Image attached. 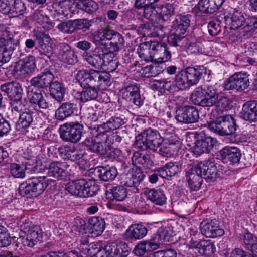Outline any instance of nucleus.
Listing matches in <instances>:
<instances>
[{
  "label": "nucleus",
  "mask_w": 257,
  "mask_h": 257,
  "mask_svg": "<svg viewBox=\"0 0 257 257\" xmlns=\"http://www.w3.org/2000/svg\"><path fill=\"white\" fill-rule=\"evenodd\" d=\"M84 196L85 197H92L95 195L99 190V186L94 181L86 180L84 189Z\"/></svg>",
  "instance_id": "nucleus-54"
},
{
  "label": "nucleus",
  "mask_w": 257,
  "mask_h": 257,
  "mask_svg": "<svg viewBox=\"0 0 257 257\" xmlns=\"http://www.w3.org/2000/svg\"><path fill=\"white\" fill-rule=\"evenodd\" d=\"M27 103L26 99H23L22 97H18L11 100L10 105L12 110L19 112L26 110Z\"/></svg>",
  "instance_id": "nucleus-57"
},
{
  "label": "nucleus",
  "mask_w": 257,
  "mask_h": 257,
  "mask_svg": "<svg viewBox=\"0 0 257 257\" xmlns=\"http://www.w3.org/2000/svg\"><path fill=\"white\" fill-rule=\"evenodd\" d=\"M76 79L80 84L81 86L83 87V89L81 92H78L75 94V97L76 99L80 100L82 102H86L89 101L95 100L98 96V90L95 87H92L89 85H84L83 83L87 80L88 78L85 77L84 74L79 71L76 74Z\"/></svg>",
  "instance_id": "nucleus-9"
},
{
  "label": "nucleus",
  "mask_w": 257,
  "mask_h": 257,
  "mask_svg": "<svg viewBox=\"0 0 257 257\" xmlns=\"http://www.w3.org/2000/svg\"><path fill=\"white\" fill-rule=\"evenodd\" d=\"M190 24V15H179L173 22L172 30L184 35Z\"/></svg>",
  "instance_id": "nucleus-36"
},
{
  "label": "nucleus",
  "mask_w": 257,
  "mask_h": 257,
  "mask_svg": "<svg viewBox=\"0 0 257 257\" xmlns=\"http://www.w3.org/2000/svg\"><path fill=\"white\" fill-rule=\"evenodd\" d=\"M249 85L248 76L246 73H236L230 76L224 83L225 90L242 91Z\"/></svg>",
  "instance_id": "nucleus-12"
},
{
  "label": "nucleus",
  "mask_w": 257,
  "mask_h": 257,
  "mask_svg": "<svg viewBox=\"0 0 257 257\" xmlns=\"http://www.w3.org/2000/svg\"><path fill=\"white\" fill-rule=\"evenodd\" d=\"M189 248L197 251L199 254L205 256L212 255L215 251L214 244L209 240H191L189 243Z\"/></svg>",
  "instance_id": "nucleus-22"
},
{
  "label": "nucleus",
  "mask_w": 257,
  "mask_h": 257,
  "mask_svg": "<svg viewBox=\"0 0 257 257\" xmlns=\"http://www.w3.org/2000/svg\"><path fill=\"white\" fill-rule=\"evenodd\" d=\"M87 228L92 236H97L101 234L105 227V222L101 217H92L89 219Z\"/></svg>",
  "instance_id": "nucleus-31"
},
{
  "label": "nucleus",
  "mask_w": 257,
  "mask_h": 257,
  "mask_svg": "<svg viewBox=\"0 0 257 257\" xmlns=\"http://www.w3.org/2000/svg\"><path fill=\"white\" fill-rule=\"evenodd\" d=\"M42 237V231L39 226L34 225L29 228L24 236L20 237L24 245L33 247Z\"/></svg>",
  "instance_id": "nucleus-20"
},
{
  "label": "nucleus",
  "mask_w": 257,
  "mask_h": 257,
  "mask_svg": "<svg viewBox=\"0 0 257 257\" xmlns=\"http://www.w3.org/2000/svg\"><path fill=\"white\" fill-rule=\"evenodd\" d=\"M109 51L111 52L118 51L120 50L123 46L124 42L122 35L118 32L110 29L109 36L108 37Z\"/></svg>",
  "instance_id": "nucleus-34"
},
{
  "label": "nucleus",
  "mask_w": 257,
  "mask_h": 257,
  "mask_svg": "<svg viewBox=\"0 0 257 257\" xmlns=\"http://www.w3.org/2000/svg\"><path fill=\"white\" fill-rule=\"evenodd\" d=\"M132 159L134 163L141 165L144 168H149L153 165V162L148 154L143 155L136 152L134 153Z\"/></svg>",
  "instance_id": "nucleus-45"
},
{
  "label": "nucleus",
  "mask_w": 257,
  "mask_h": 257,
  "mask_svg": "<svg viewBox=\"0 0 257 257\" xmlns=\"http://www.w3.org/2000/svg\"><path fill=\"white\" fill-rule=\"evenodd\" d=\"M163 141V138L157 131L148 128L136 137L135 145L141 150L156 152Z\"/></svg>",
  "instance_id": "nucleus-2"
},
{
  "label": "nucleus",
  "mask_w": 257,
  "mask_h": 257,
  "mask_svg": "<svg viewBox=\"0 0 257 257\" xmlns=\"http://www.w3.org/2000/svg\"><path fill=\"white\" fill-rule=\"evenodd\" d=\"M179 170L178 164L176 162H169L159 168L157 171L161 177L168 179V177L174 176Z\"/></svg>",
  "instance_id": "nucleus-41"
},
{
  "label": "nucleus",
  "mask_w": 257,
  "mask_h": 257,
  "mask_svg": "<svg viewBox=\"0 0 257 257\" xmlns=\"http://www.w3.org/2000/svg\"><path fill=\"white\" fill-rule=\"evenodd\" d=\"M76 104L70 102L63 103L56 110L55 117L56 119L63 121L77 112Z\"/></svg>",
  "instance_id": "nucleus-29"
},
{
  "label": "nucleus",
  "mask_w": 257,
  "mask_h": 257,
  "mask_svg": "<svg viewBox=\"0 0 257 257\" xmlns=\"http://www.w3.org/2000/svg\"><path fill=\"white\" fill-rule=\"evenodd\" d=\"M102 143L104 142L99 141L96 138L94 141L91 138H86L84 141V144L87 146L92 152L104 155L105 151Z\"/></svg>",
  "instance_id": "nucleus-47"
},
{
  "label": "nucleus",
  "mask_w": 257,
  "mask_h": 257,
  "mask_svg": "<svg viewBox=\"0 0 257 257\" xmlns=\"http://www.w3.org/2000/svg\"><path fill=\"white\" fill-rule=\"evenodd\" d=\"M175 82V85L180 90H185L191 86L188 79H187V77L184 70L181 71L176 75Z\"/></svg>",
  "instance_id": "nucleus-51"
},
{
  "label": "nucleus",
  "mask_w": 257,
  "mask_h": 257,
  "mask_svg": "<svg viewBox=\"0 0 257 257\" xmlns=\"http://www.w3.org/2000/svg\"><path fill=\"white\" fill-rule=\"evenodd\" d=\"M144 177L145 175L141 172L128 173L122 177L121 183L123 185L131 188V191L137 193L139 192V186Z\"/></svg>",
  "instance_id": "nucleus-19"
},
{
  "label": "nucleus",
  "mask_w": 257,
  "mask_h": 257,
  "mask_svg": "<svg viewBox=\"0 0 257 257\" xmlns=\"http://www.w3.org/2000/svg\"><path fill=\"white\" fill-rule=\"evenodd\" d=\"M52 182L45 176L33 177L20 184L19 192L24 196L28 194L37 196L43 192Z\"/></svg>",
  "instance_id": "nucleus-4"
},
{
  "label": "nucleus",
  "mask_w": 257,
  "mask_h": 257,
  "mask_svg": "<svg viewBox=\"0 0 257 257\" xmlns=\"http://www.w3.org/2000/svg\"><path fill=\"white\" fill-rule=\"evenodd\" d=\"M92 119L94 121H99L103 122L97 127V133H102L103 132H110L111 130L119 128L123 124V120L120 117L112 116L106 122L104 121L103 117L104 112L100 109H97L92 113Z\"/></svg>",
  "instance_id": "nucleus-8"
},
{
  "label": "nucleus",
  "mask_w": 257,
  "mask_h": 257,
  "mask_svg": "<svg viewBox=\"0 0 257 257\" xmlns=\"http://www.w3.org/2000/svg\"><path fill=\"white\" fill-rule=\"evenodd\" d=\"M187 79L191 86L197 84L201 78L203 73L205 72V68L203 66L195 67H188L184 70Z\"/></svg>",
  "instance_id": "nucleus-35"
},
{
  "label": "nucleus",
  "mask_w": 257,
  "mask_h": 257,
  "mask_svg": "<svg viewBox=\"0 0 257 257\" xmlns=\"http://www.w3.org/2000/svg\"><path fill=\"white\" fill-rule=\"evenodd\" d=\"M86 183V179H78L67 184L66 189L72 195L83 198L84 189Z\"/></svg>",
  "instance_id": "nucleus-37"
},
{
  "label": "nucleus",
  "mask_w": 257,
  "mask_h": 257,
  "mask_svg": "<svg viewBox=\"0 0 257 257\" xmlns=\"http://www.w3.org/2000/svg\"><path fill=\"white\" fill-rule=\"evenodd\" d=\"M166 28L161 25H151L149 29L146 30V33L148 36L151 37L163 38L166 35Z\"/></svg>",
  "instance_id": "nucleus-56"
},
{
  "label": "nucleus",
  "mask_w": 257,
  "mask_h": 257,
  "mask_svg": "<svg viewBox=\"0 0 257 257\" xmlns=\"http://www.w3.org/2000/svg\"><path fill=\"white\" fill-rule=\"evenodd\" d=\"M95 173L99 178L104 181L113 180L117 175V170L116 167L107 168L104 166H99L95 169Z\"/></svg>",
  "instance_id": "nucleus-38"
},
{
  "label": "nucleus",
  "mask_w": 257,
  "mask_h": 257,
  "mask_svg": "<svg viewBox=\"0 0 257 257\" xmlns=\"http://www.w3.org/2000/svg\"><path fill=\"white\" fill-rule=\"evenodd\" d=\"M1 90L5 93L7 97L12 100L18 97H23V90L21 85L18 82L6 83L1 86Z\"/></svg>",
  "instance_id": "nucleus-27"
},
{
  "label": "nucleus",
  "mask_w": 257,
  "mask_h": 257,
  "mask_svg": "<svg viewBox=\"0 0 257 257\" xmlns=\"http://www.w3.org/2000/svg\"><path fill=\"white\" fill-rule=\"evenodd\" d=\"M19 40L10 41L5 40L4 38H0V67L8 63L11 59L12 51L14 47L19 46Z\"/></svg>",
  "instance_id": "nucleus-17"
},
{
  "label": "nucleus",
  "mask_w": 257,
  "mask_h": 257,
  "mask_svg": "<svg viewBox=\"0 0 257 257\" xmlns=\"http://www.w3.org/2000/svg\"><path fill=\"white\" fill-rule=\"evenodd\" d=\"M219 94L214 86L204 84L196 87L193 91L191 100L196 105L204 107L215 105L219 110L224 111L228 105V99Z\"/></svg>",
  "instance_id": "nucleus-1"
},
{
  "label": "nucleus",
  "mask_w": 257,
  "mask_h": 257,
  "mask_svg": "<svg viewBox=\"0 0 257 257\" xmlns=\"http://www.w3.org/2000/svg\"><path fill=\"white\" fill-rule=\"evenodd\" d=\"M178 7L176 0H171L170 2L157 7L156 12L159 15V22H166L170 20V18L175 14V10Z\"/></svg>",
  "instance_id": "nucleus-23"
},
{
  "label": "nucleus",
  "mask_w": 257,
  "mask_h": 257,
  "mask_svg": "<svg viewBox=\"0 0 257 257\" xmlns=\"http://www.w3.org/2000/svg\"><path fill=\"white\" fill-rule=\"evenodd\" d=\"M198 11L196 13L212 14L216 12L219 9L212 0H200L197 8Z\"/></svg>",
  "instance_id": "nucleus-44"
},
{
  "label": "nucleus",
  "mask_w": 257,
  "mask_h": 257,
  "mask_svg": "<svg viewBox=\"0 0 257 257\" xmlns=\"http://www.w3.org/2000/svg\"><path fill=\"white\" fill-rule=\"evenodd\" d=\"M25 9V4L21 0H13L10 17H15L22 14Z\"/></svg>",
  "instance_id": "nucleus-59"
},
{
  "label": "nucleus",
  "mask_w": 257,
  "mask_h": 257,
  "mask_svg": "<svg viewBox=\"0 0 257 257\" xmlns=\"http://www.w3.org/2000/svg\"><path fill=\"white\" fill-rule=\"evenodd\" d=\"M147 200L155 205L162 206L166 202V197L163 190L161 189H151L145 192Z\"/></svg>",
  "instance_id": "nucleus-32"
},
{
  "label": "nucleus",
  "mask_w": 257,
  "mask_h": 257,
  "mask_svg": "<svg viewBox=\"0 0 257 257\" xmlns=\"http://www.w3.org/2000/svg\"><path fill=\"white\" fill-rule=\"evenodd\" d=\"M186 177L188 186L192 190L197 191L200 188L203 177L198 169L197 165L192 167L186 172Z\"/></svg>",
  "instance_id": "nucleus-24"
},
{
  "label": "nucleus",
  "mask_w": 257,
  "mask_h": 257,
  "mask_svg": "<svg viewBox=\"0 0 257 257\" xmlns=\"http://www.w3.org/2000/svg\"><path fill=\"white\" fill-rule=\"evenodd\" d=\"M172 237V233L169 228L161 227L158 229L155 238L162 243L169 241Z\"/></svg>",
  "instance_id": "nucleus-53"
},
{
  "label": "nucleus",
  "mask_w": 257,
  "mask_h": 257,
  "mask_svg": "<svg viewBox=\"0 0 257 257\" xmlns=\"http://www.w3.org/2000/svg\"><path fill=\"white\" fill-rule=\"evenodd\" d=\"M203 177L208 182H212L219 177V174L216 165L210 161L200 162L197 164Z\"/></svg>",
  "instance_id": "nucleus-16"
},
{
  "label": "nucleus",
  "mask_w": 257,
  "mask_h": 257,
  "mask_svg": "<svg viewBox=\"0 0 257 257\" xmlns=\"http://www.w3.org/2000/svg\"><path fill=\"white\" fill-rule=\"evenodd\" d=\"M114 199L118 201H123L127 197V189L123 186H117L113 187L107 191Z\"/></svg>",
  "instance_id": "nucleus-50"
},
{
  "label": "nucleus",
  "mask_w": 257,
  "mask_h": 257,
  "mask_svg": "<svg viewBox=\"0 0 257 257\" xmlns=\"http://www.w3.org/2000/svg\"><path fill=\"white\" fill-rule=\"evenodd\" d=\"M154 62L149 67H146L145 70L149 71V74L147 77H154L162 73L164 70V66L163 64V62L153 61Z\"/></svg>",
  "instance_id": "nucleus-52"
},
{
  "label": "nucleus",
  "mask_w": 257,
  "mask_h": 257,
  "mask_svg": "<svg viewBox=\"0 0 257 257\" xmlns=\"http://www.w3.org/2000/svg\"><path fill=\"white\" fill-rule=\"evenodd\" d=\"M36 49L41 55H44L48 58H50L53 53L51 46L44 41L38 42Z\"/></svg>",
  "instance_id": "nucleus-62"
},
{
  "label": "nucleus",
  "mask_w": 257,
  "mask_h": 257,
  "mask_svg": "<svg viewBox=\"0 0 257 257\" xmlns=\"http://www.w3.org/2000/svg\"><path fill=\"white\" fill-rule=\"evenodd\" d=\"M208 125L210 130L220 135L233 134L237 126L234 118L229 115L211 121Z\"/></svg>",
  "instance_id": "nucleus-7"
},
{
  "label": "nucleus",
  "mask_w": 257,
  "mask_h": 257,
  "mask_svg": "<svg viewBox=\"0 0 257 257\" xmlns=\"http://www.w3.org/2000/svg\"><path fill=\"white\" fill-rule=\"evenodd\" d=\"M216 143L217 140L210 136L204 137L195 142L192 148V152L196 156L209 153Z\"/></svg>",
  "instance_id": "nucleus-18"
},
{
  "label": "nucleus",
  "mask_w": 257,
  "mask_h": 257,
  "mask_svg": "<svg viewBox=\"0 0 257 257\" xmlns=\"http://www.w3.org/2000/svg\"><path fill=\"white\" fill-rule=\"evenodd\" d=\"M101 249L100 245L98 243H91L88 246L86 250H84L82 253L83 255L80 254L79 255H78V257H96Z\"/></svg>",
  "instance_id": "nucleus-55"
},
{
  "label": "nucleus",
  "mask_w": 257,
  "mask_h": 257,
  "mask_svg": "<svg viewBox=\"0 0 257 257\" xmlns=\"http://www.w3.org/2000/svg\"><path fill=\"white\" fill-rule=\"evenodd\" d=\"M137 52L139 57L144 61L146 62L154 61L149 41L141 43L137 49Z\"/></svg>",
  "instance_id": "nucleus-46"
},
{
  "label": "nucleus",
  "mask_w": 257,
  "mask_h": 257,
  "mask_svg": "<svg viewBox=\"0 0 257 257\" xmlns=\"http://www.w3.org/2000/svg\"><path fill=\"white\" fill-rule=\"evenodd\" d=\"M108 132H103L102 133H97L95 138L100 141L104 143L110 144L114 142H120L121 140V137L117 133H112L110 135L108 134Z\"/></svg>",
  "instance_id": "nucleus-48"
},
{
  "label": "nucleus",
  "mask_w": 257,
  "mask_h": 257,
  "mask_svg": "<svg viewBox=\"0 0 257 257\" xmlns=\"http://www.w3.org/2000/svg\"><path fill=\"white\" fill-rule=\"evenodd\" d=\"M231 28L237 29L241 28L242 35L245 38L250 37L257 29V17H247L241 12H235L231 17Z\"/></svg>",
  "instance_id": "nucleus-3"
},
{
  "label": "nucleus",
  "mask_w": 257,
  "mask_h": 257,
  "mask_svg": "<svg viewBox=\"0 0 257 257\" xmlns=\"http://www.w3.org/2000/svg\"><path fill=\"white\" fill-rule=\"evenodd\" d=\"M57 27L63 33H72L76 29H88L89 26L87 24V20L82 19L63 22L58 25Z\"/></svg>",
  "instance_id": "nucleus-21"
},
{
  "label": "nucleus",
  "mask_w": 257,
  "mask_h": 257,
  "mask_svg": "<svg viewBox=\"0 0 257 257\" xmlns=\"http://www.w3.org/2000/svg\"><path fill=\"white\" fill-rule=\"evenodd\" d=\"M50 95L58 102L63 100L65 94L64 85L58 81H52L49 85Z\"/></svg>",
  "instance_id": "nucleus-40"
},
{
  "label": "nucleus",
  "mask_w": 257,
  "mask_h": 257,
  "mask_svg": "<svg viewBox=\"0 0 257 257\" xmlns=\"http://www.w3.org/2000/svg\"><path fill=\"white\" fill-rule=\"evenodd\" d=\"M177 252L173 249H166L156 251L153 257H176Z\"/></svg>",
  "instance_id": "nucleus-64"
},
{
  "label": "nucleus",
  "mask_w": 257,
  "mask_h": 257,
  "mask_svg": "<svg viewBox=\"0 0 257 257\" xmlns=\"http://www.w3.org/2000/svg\"><path fill=\"white\" fill-rule=\"evenodd\" d=\"M110 54L107 52L100 53L99 48H96L93 51L85 52L82 57L89 67L98 70L103 69L105 59L108 58Z\"/></svg>",
  "instance_id": "nucleus-10"
},
{
  "label": "nucleus",
  "mask_w": 257,
  "mask_h": 257,
  "mask_svg": "<svg viewBox=\"0 0 257 257\" xmlns=\"http://www.w3.org/2000/svg\"><path fill=\"white\" fill-rule=\"evenodd\" d=\"M109 257H126L129 252L125 243H111L106 245Z\"/></svg>",
  "instance_id": "nucleus-33"
},
{
  "label": "nucleus",
  "mask_w": 257,
  "mask_h": 257,
  "mask_svg": "<svg viewBox=\"0 0 257 257\" xmlns=\"http://www.w3.org/2000/svg\"><path fill=\"white\" fill-rule=\"evenodd\" d=\"M11 243V238L7 229L0 225V247H5Z\"/></svg>",
  "instance_id": "nucleus-61"
},
{
  "label": "nucleus",
  "mask_w": 257,
  "mask_h": 257,
  "mask_svg": "<svg viewBox=\"0 0 257 257\" xmlns=\"http://www.w3.org/2000/svg\"><path fill=\"white\" fill-rule=\"evenodd\" d=\"M149 43L154 61L167 62L170 60L171 52L165 43L157 41H149Z\"/></svg>",
  "instance_id": "nucleus-14"
},
{
  "label": "nucleus",
  "mask_w": 257,
  "mask_h": 257,
  "mask_svg": "<svg viewBox=\"0 0 257 257\" xmlns=\"http://www.w3.org/2000/svg\"><path fill=\"white\" fill-rule=\"evenodd\" d=\"M83 130V125L78 122L66 123L60 126V136L65 142L76 143L80 140Z\"/></svg>",
  "instance_id": "nucleus-6"
},
{
  "label": "nucleus",
  "mask_w": 257,
  "mask_h": 257,
  "mask_svg": "<svg viewBox=\"0 0 257 257\" xmlns=\"http://www.w3.org/2000/svg\"><path fill=\"white\" fill-rule=\"evenodd\" d=\"M84 76L86 80L84 85H89L92 87H95L98 89H106L111 84L110 75L106 72L91 69L89 71L82 69L79 70Z\"/></svg>",
  "instance_id": "nucleus-5"
},
{
  "label": "nucleus",
  "mask_w": 257,
  "mask_h": 257,
  "mask_svg": "<svg viewBox=\"0 0 257 257\" xmlns=\"http://www.w3.org/2000/svg\"><path fill=\"white\" fill-rule=\"evenodd\" d=\"M65 151L66 152V158L72 161H78L83 156L82 152L79 150L75 149L74 147L66 148Z\"/></svg>",
  "instance_id": "nucleus-58"
},
{
  "label": "nucleus",
  "mask_w": 257,
  "mask_h": 257,
  "mask_svg": "<svg viewBox=\"0 0 257 257\" xmlns=\"http://www.w3.org/2000/svg\"><path fill=\"white\" fill-rule=\"evenodd\" d=\"M41 164V162L38 161L36 157H33L26 162L25 167L26 170H28L32 173H38L40 172V167Z\"/></svg>",
  "instance_id": "nucleus-60"
},
{
  "label": "nucleus",
  "mask_w": 257,
  "mask_h": 257,
  "mask_svg": "<svg viewBox=\"0 0 257 257\" xmlns=\"http://www.w3.org/2000/svg\"><path fill=\"white\" fill-rule=\"evenodd\" d=\"M175 118L178 122L185 124L195 123L199 119V112L194 106L181 107L176 111Z\"/></svg>",
  "instance_id": "nucleus-13"
},
{
  "label": "nucleus",
  "mask_w": 257,
  "mask_h": 257,
  "mask_svg": "<svg viewBox=\"0 0 257 257\" xmlns=\"http://www.w3.org/2000/svg\"><path fill=\"white\" fill-rule=\"evenodd\" d=\"M33 121L32 113L28 111L23 112L20 114L19 120L16 124V128L20 134H25L28 131Z\"/></svg>",
  "instance_id": "nucleus-39"
},
{
  "label": "nucleus",
  "mask_w": 257,
  "mask_h": 257,
  "mask_svg": "<svg viewBox=\"0 0 257 257\" xmlns=\"http://www.w3.org/2000/svg\"><path fill=\"white\" fill-rule=\"evenodd\" d=\"M184 37L183 34L173 31V33L168 37V42L171 46H178L180 45V42Z\"/></svg>",
  "instance_id": "nucleus-63"
},
{
  "label": "nucleus",
  "mask_w": 257,
  "mask_h": 257,
  "mask_svg": "<svg viewBox=\"0 0 257 257\" xmlns=\"http://www.w3.org/2000/svg\"><path fill=\"white\" fill-rule=\"evenodd\" d=\"M240 238L249 250L253 254L257 253V237L247 232L240 234Z\"/></svg>",
  "instance_id": "nucleus-42"
},
{
  "label": "nucleus",
  "mask_w": 257,
  "mask_h": 257,
  "mask_svg": "<svg viewBox=\"0 0 257 257\" xmlns=\"http://www.w3.org/2000/svg\"><path fill=\"white\" fill-rule=\"evenodd\" d=\"M68 167L69 165L65 163L59 161L50 162L45 169L48 176L52 178L49 180H52V182L56 180H66L68 176V172L67 171Z\"/></svg>",
  "instance_id": "nucleus-11"
},
{
  "label": "nucleus",
  "mask_w": 257,
  "mask_h": 257,
  "mask_svg": "<svg viewBox=\"0 0 257 257\" xmlns=\"http://www.w3.org/2000/svg\"><path fill=\"white\" fill-rule=\"evenodd\" d=\"M200 229L201 233L209 238L221 236L224 233V230L220 226L218 221L216 219L202 221Z\"/></svg>",
  "instance_id": "nucleus-15"
},
{
  "label": "nucleus",
  "mask_w": 257,
  "mask_h": 257,
  "mask_svg": "<svg viewBox=\"0 0 257 257\" xmlns=\"http://www.w3.org/2000/svg\"><path fill=\"white\" fill-rule=\"evenodd\" d=\"M219 154L222 160L224 161H229L230 164L238 163L241 157L239 149L229 146H226L220 150Z\"/></svg>",
  "instance_id": "nucleus-26"
},
{
  "label": "nucleus",
  "mask_w": 257,
  "mask_h": 257,
  "mask_svg": "<svg viewBox=\"0 0 257 257\" xmlns=\"http://www.w3.org/2000/svg\"><path fill=\"white\" fill-rule=\"evenodd\" d=\"M9 170L11 175L15 178L23 179L25 177L26 170L23 164L11 163Z\"/></svg>",
  "instance_id": "nucleus-49"
},
{
  "label": "nucleus",
  "mask_w": 257,
  "mask_h": 257,
  "mask_svg": "<svg viewBox=\"0 0 257 257\" xmlns=\"http://www.w3.org/2000/svg\"><path fill=\"white\" fill-rule=\"evenodd\" d=\"M147 233V228L140 224L131 225L126 230L124 236L132 240H140L144 238Z\"/></svg>",
  "instance_id": "nucleus-30"
},
{
  "label": "nucleus",
  "mask_w": 257,
  "mask_h": 257,
  "mask_svg": "<svg viewBox=\"0 0 257 257\" xmlns=\"http://www.w3.org/2000/svg\"><path fill=\"white\" fill-rule=\"evenodd\" d=\"M241 117L245 120L257 121V101L250 100L244 103L240 112Z\"/></svg>",
  "instance_id": "nucleus-28"
},
{
  "label": "nucleus",
  "mask_w": 257,
  "mask_h": 257,
  "mask_svg": "<svg viewBox=\"0 0 257 257\" xmlns=\"http://www.w3.org/2000/svg\"><path fill=\"white\" fill-rule=\"evenodd\" d=\"M36 61L35 58L32 55L26 57L23 61L20 71L23 75H31L36 69Z\"/></svg>",
  "instance_id": "nucleus-43"
},
{
  "label": "nucleus",
  "mask_w": 257,
  "mask_h": 257,
  "mask_svg": "<svg viewBox=\"0 0 257 257\" xmlns=\"http://www.w3.org/2000/svg\"><path fill=\"white\" fill-rule=\"evenodd\" d=\"M54 78V76L52 72L47 70L32 78L30 80V84L32 86L38 89L46 88L49 86Z\"/></svg>",
  "instance_id": "nucleus-25"
}]
</instances>
